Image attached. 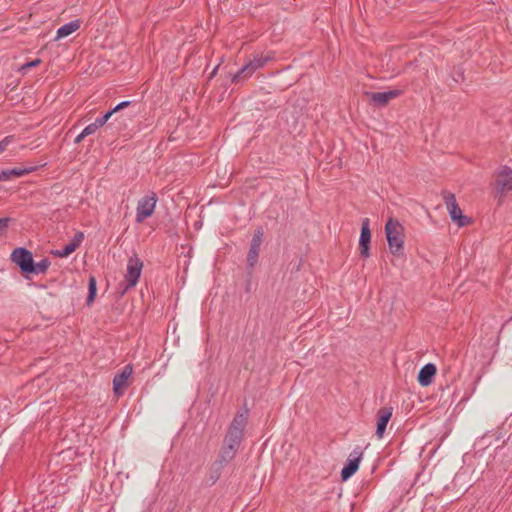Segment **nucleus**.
Wrapping results in <instances>:
<instances>
[{
  "label": "nucleus",
  "mask_w": 512,
  "mask_h": 512,
  "mask_svg": "<svg viewBox=\"0 0 512 512\" xmlns=\"http://www.w3.org/2000/svg\"><path fill=\"white\" fill-rule=\"evenodd\" d=\"M403 231L404 228L398 220L390 218L386 222L385 232L388 241V246L392 254H398L402 252L404 244Z\"/></svg>",
  "instance_id": "f257e3e1"
},
{
  "label": "nucleus",
  "mask_w": 512,
  "mask_h": 512,
  "mask_svg": "<svg viewBox=\"0 0 512 512\" xmlns=\"http://www.w3.org/2000/svg\"><path fill=\"white\" fill-rule=\"evenodd\" d=\"M142 268L143 262L140 258H129L124 281L117 287V292L120 296H123L129 289L136 286L141 276Z\"/></svg>",
  "instance_id": "f03ea898"
},
{
  "label": "nucleus",
  "mask_w": 512,
  "mask_h": 512,
  "mask_svg": "<svg viewBox=\"0 0 512 512\" xmlns=\"http://www.w3.org/2000/svg\"><path fill=\"white\" fill-rule=\"evenodd\" d=\"M494 188L499 201L512 191V169L506 165L501 166L494 174Z\"/></svg>",
  "instance_id": "7ed1b4c3"
},
{
  "label": "nucleus",
  "mask_w": 512,
  "mask_h": 512,
  "mask_svg": "<svg viewBox=\"0 0 512 512\" xmlns=\"http://www.w3.org/2000/svg\"><path fill=\"white\" fill-rule=\"evenodd\" d=\"M11 259L19 266L26 278H28L30 274H43L50 266V261L48 258H42V260L38 263L34 262V258Z\"/></svg>",
  "instance_id": "20e7f679"
},
{
  "label": "nucleus",
  "mask_w": 512,
  "mask_h": 512,
  "mask_svg": "<svg viewBox=\"0 0 512 512\" xmlns=\"http://www.w3.org/2000/svg\"><path fill=\"white\" fill-rule=\"evenodd\" d=\"M248 423V410L245 409L242 412H238L231 424L228 427L226 437H229L231 439H235L238 442H242L244 438V430Z\"/></svg>",
  "instance_id": "39448f33"
},
{
  "label": "nucleus",
  "mask_w": 512,
  "mask_h": 512,
  "mask_svg": "<svg viewBox=\"0 0 512 512\" xmlns=\"http://www.w3.org/2000/svg\"><path fill=\"white\" fill-rule=\"evenodd\" d=\"M157 197L154 192L144 196L137 203L136 208V222L142 223L145 219L150 217L155 209Z\"/></svg>",
  "instance_id": "423d86ee"
},
{
  "label": "nucleus",
  "mask_w": 512,
  "mask_h": 512,
  "mask_svg": "<svg viewBox=\"0 0 512 512\" xmlns=\"http://www.w3.org/2000/svg\"><path fill=\"white\" fill-rule=\"evenodd\" d=\"M443 199L452 221L456 222L460 227L465 226L468 223V219L462 214L455 195L451 192H444Z\"/></svg>",
  "instance_id": "0eeeda50"
},
{
  "label": "nucleus",
  "mask_w": 512,
  "mask_h": 512,
  "mask_svg": "<svg viewBox=\"0 0 512 512\" xmlns=\"http://www.w3.org/2000/svg\"><path fill=\"white\" fill-rule=\"evenodd\" d=\"M363 457V451L360 447H356L349 455L345 466L341 471V478L343 481L348 480L356 473L359 468L360 461Z\"/></svg>",
  "instance_id": "6e6552de"
},
{
  "label": "nucleus",
  "mask_w": 512,
  "mask_h": 512,
  "mask_svg": "<svg viewBox=\"0 0 512 512\" xmlns=\"http://www.w3.org/2000/svg\"><path fill=\"white\" fill-rule=\"evenodd\" d=\"M133 373V366L126 365L120 373H117L113 378V391L117 396H121L125 389L128 387V379Z\"/></svg>",
  "instance_id": "1a4fd4ad"
},
{
  "label": "nucleus",
  "mask_w": 512,
  "mask_h": 512,
  "mask_svg": "<svg viewBox=\"0 0 512 512\" xmlns=\"http://www.w3.org/2000/svg\"><path fill=\"white\" fill-rule=\"evenodd\" d=\"M402 93L399 89H394L385 92H367L366 95L369 100L376 106H386L392 99L397 98Z\"/></svg>",
  "instance_id": "9d476101"
},
{
  "label": "nucleus",
  "mask_w": 512,
  "mask_h": 512,
  "mask_svg": "<svg viewBox=\"0 0 512 512\" xmlns=\"http://www.w3.org/2000/svg\"><path fill=\"white\" fill-rule=\"evenodd\" d=\"M371 242L370 220L364 218L361 223V233L359 238L360 256H369Z\"/></svg>",
  "instance_id": "9b49d317"
},
{
  "label": "nucleus",
  "mask_w": 512,
  "mask_h": 512,
  "mask_svg": "<svg viewBox=\"0 0 512 512\" xmlns=\"http://www.w3.org/2000/svg\"><path fill=\"white\" fill-rule=\"evenodd\" d=\"M393 413L392 407H382L377 412V426H376V436L377 438H383L384 432L386 430L387 424L390 421Z\"/></svg>",
  "instance_id": "f8f14e48"
},
{
  "label": "nucleus",
  "mask_w": 512,
  "mask_h": 512,
  "mask_svg": "<svg viewBox=\"0 0 512 512\" xmlns=\"http://www.w3.org/2000/svg\"><path fill=\"white\" fill-rule=\"evenodd\" d=\"M83 239L84 234L82 232H77L73 239L69 243L65 244L61 250H51L50 254L52 256H69L82 243Z\"/></svg>",
  "instance_id": "ddd939ff"
},
{
  "label": "nucleus",
  "mask_w": 512,
  "mask_h": 512,
  "mask_svg": "<svg viewBox=\"0 0 512 512\" xmlns=\"http://www.w3.org/2000/svg\"><path fill=\"white\" fill-rule=\"evenodd\" d=\"M436 372L437 369L434 364L428 363L424 365L418 373L417 379L419 384L423 387L429 386L433 382Z\"/></svg>",
  "instance_id": "4468645a"
},
{
  "label": "nucleus",
  "mask_w": 512,
  "mask_h": 512,
  "mask_svg": "<svg viewBox=\"0 0 512 512\" xmlns=\"http://www.w3.org/2000/svg\"><path fill=\"white\" fill-rule=\"evenodd\" d=\"M264 231L261 227H258L253 234L250 249L248 252V256H258L260 251V246L262 244Z\"/></svg>",
  "instance_id": "2eb2a0df"
},
{
  "label": "nucleus",
  "mask_w": 512,
  "mask_h": 512,
  "mask_svg": "<svg viewBox=\"0 0 512 512\" xmlns=\"http://www.w3.org/2000/svg\"><path fill=\"white\" fill-rule=\"evenodd\" d=\"M80 20L70 21L57 30V38H64L77 31L80 28Z\"/></svg>",
  "instance_id": "dca6fc26"
},
{
  "label": "nucleus",
  "mask_w": 512,
  "mask_h": 512,
  "mask_svg": "<svg viewBox=\"0 0 512 512\" xmlns=\"http://www.w3.org/2000/svg\"><path fill=\"white\" fill-rule=\"evenodd\" d=\"M237 451L236 449L234 448H230V447H226V446H222L221 448V451L219 453V465L220 467L223 465V464H227L229 463L231 460H233L237 454Z\"/></svg>",
  "instance_id": "f3484780"
},
{
  "label": "nucleus",
  "mask_w": 512,
  "mask_h": 512,
  "mask_svg": "<svg viewBox=\"0 0 512 512\" xmlns=\"http://www.w3.org/2000/svg\"><path fill=\"white\" fill-rule=\"evenodd\" d=\"M270 59V56L256 55L252 60L248 62V64L250 65L252 72H255L256 70L262 68Z\"/></svg>",
  "instance_id": "a211bd4d"
},
{
  "label": "nucleus",
  "mask_w": 512,
  "mask_h": 512,
  "mask_svg": "<svg viewBox=\"0 0 512 512\" xmlns=\"http://www.w3.org/2000/svg\"><path fill=\"white\" fill-rule=\"evenodd\" d=\"M96 292H97L96 279L94 276H90L89 284H88V296L86 299V304L88 306H90L94 302L95 297H96Z\"/></svg>",
  "instance_id": "6ab92c4d"
},
{
  "label": "nucleus",
  "mask_w": 512,
  "mask_h": 512,
  "mask_svg": "<svg viewBox=\"0 0 512 512\" xmlns=\"http://www.w3.org/2000/svg\"><path fill=\"white\" fill-rule=\"evenodd\" d=\"M253 73L254 72H252V69L250 68V65L247 63L236 74L233 75L232 82L238 83L241 80V78L247 79Z\"/></svg>",
  "instance_id": "aec40b11"
},
{
  "label": "nucleus",
  "mask_w": 512,
  "mask_h": 512,
  "mask_svg": "<svg viewBox=\"0 0 512 512\" xmlns=\"http://www.w3.org/2000/svg\"><path fill=\"white\" fill-rule=\"evenodd\" d=\"M36 170H37V167H30V168L16 167V168L9 169V173L11 174L12 177H21V176L28 175Z\"/></svg>",
  "instance_id": "412c9836"
},
{
  "label": "nucleus",
  "mask_w": 512,
  "mask_h": 512,
  "mask_svg": "<svg viewBox=\"0 0 512 512\" xmlns=\"http://www.w3.org/2000/svg\"><path fill=\"white\" fill-rule=\"evenodd\" d=\"M113 114H114L113 111L110 110L107 113H105L103 116L96 118V120L94 121L95 125L98 128L104 126Z\"/></svg>",
  "instance_id": "4be33fe9"
},
{
  "label": "nucleus",
  "mask_w": 512,
  "mask_h": 512,
  "mask_svg": "<svg viewBox=\"0 0 512 512\" xmlns=\"http://www.w3.org/2000/svg\"><path fill=\"white\" fill-rule=\"evenodd\" d=\"M10 256H33V254L24 247H18L11 252Z\"/></svg>",
  "instance_id": "5701e85b"
},
{
  "label": "nucleus",
  "mask_w": 512,
  "mask_h": 512,
  "mask_svg": "<svg viewBox=\"0 0 512 512\" xmlns=\"http://www.w3.org/2000/svg\"><path fill=\"white\" fill-rule=\"evenodd\" d=\"M223 445L226 447H230V448H234V449L238 450L241 443L235 439H231V438L225 436L224 440H223Z\"/></svg>",
  "instance_id": "b1692460"
},
{
  "label": "nucleus",
  "mask_w": 512,
  "mask_h": 512,
  "mask_svg": "<svg viewBox=\"0 0 512 512\" xmlns=\"http://www.w3.org/2000/svg\"><path fill=\"white\" fill-rule=\"evenodd\" d=\"M14 142V136L9 135L0 141V153L4 152L8 145Z\"/></svg>",
  "instance_id": "393cba45"
},
{
  "label": "nucleus",
  "mask_w": 512,
  "mask_h": 512,
  "mask_svg": "<svg viewBox=\"0 0 512 512\" xmlns=\"http://www.w3.org/2000/svg\"><path fill=\"white\" fill-rule=\"evenodd\" d=\"M10 222L11 218L9 217L0 218V236L7 232Z\"/></svg>",
  "instance_id": "a878e982"
},
{
  "label": "nucleus",
  "mask_w": 512,
  "mask_h": 512,
  "mask_svg": "<svg viewBox=\"0 0 512 512\" xmlns=\"http://www.w3.org/2000/svg\"><path fill=\"white\" fill-rule=\"evenodd\" d=\"M97 129L98 127L93 122L83 129L82 136H89L91 134H94L97 131Z\"/></svg>",
  "instance_id": "bb28decb"
},
{
  "label": "nucleus",
  "mask_w": 512,
  "mask_h": 512,
  "mask_svg": "<svg viewBox=\"0 0 512 512\" xmlns=\"http://www.w3.org/2000/svg\"><path fill=\"white\" fill-rule=\"evenodd\" d=\"M130 104H131V102H130V101H122V102H120L119 104H117V105L112 109V111H113V113H115V112H117V111H120V110H122V109H124V108L128 107Z\"/></svg>",
  "instance_id": "cd10ccee"
},
{
  "label": "nucleus",
  "mask_w": 512,
  "mask_h": 512,
  "mask_svg": "<svg viewBox=\"0 0 512 512\" xmlns=\"http://www.w3.org/2000/svg\"><path fill=\"white\" fill-rule=\"evenodd\" d=\"M11 178L12 176L9 173V169L0 171V181H7L10 180Z\"/></svg>",
  "instance_id": "c85d7f7f"
},
{
  "label": "nucleus",
  "mask_w": 512,
  "mask_h": 512,
  "mask_svg": "<svg viewBox=\"0 0 512 512\" xmlns=\"http://www.w3.org/2000/svg\"><path fill=\"white\" fill-rule=\"evenodd\" d=\"M40 62H41L40 59H35V60L30 61V62L26 63L25 65H23L22 68L26 69V68L36 67Z\"/></svg>",
  "instance_id": "c756f323"
},
{
  "label": "nucleus",
  "mask_w": 512,
  "mask_h": 512,
  "mask_svg": "<svg viewBox=\"0 0 512 512\" xmlns=\"http://www.w3.org/2000/svg\"><path fill=\"white\" fill-rule=\"evenodd\" d=\"M219 477H220V472H219V469H218L215 473L211 474L210 477H209V480L211 481V484H215L216 481L219 479Z\"/></svg>",
  "instance_id": "7c9ffc66"
},
{
  "label": "nucleus",
  "mask_w": 512,
  "mask_h": 512,
  "mask_svg": "<svg viewBox=\"0 0 512 512\" xmlns=\"http://www.w3.org/2000/svg\"><path fill=\"white\" fill-rule=\"evenodd\" d=\"M86 136H82V132L75 138V143H80Z\"/></svg>",
  "instance_id": "2f4dec72"
},
{
  "label": "nucleus",
  "mask_w": 512,
  "mask_h": 512,
  "mask_svg": "<svg viewBox=\"0 0 512 512\" xmlns=\"http://www.w3.org/2000/svg\"><path fill=\"white\" fill-rule=\"evenodd\" d=\"M248 260H249V266L253 267L255 262H256V260H257V258H248Z\"/></svg>",
  "instance_id": "473e14b6"
},
{
  "label": "nucleus",
  "mask_w": 512,
  "mask_h": 512,
  "mask_svg": "<svg viewBox=\"0 0 512 512\" xmlns=\"http://www.w3.org/2000/svg\"><path fill=\"white\" fill-rule=\"evenodd\" d=\"M217 69H218V66L213 70V72L211 73L210 78H212L216 74Z\"/></svg>",
  "instance_id": "72a5a7b5"
},
{
  "label": "nucleus",
  "mask_w": 512,
  "mask_h": 512,
  "mask_svg": "<svg viewBox=\"0 0 512 512\" xmlns=\"http://www.w3.org/2000/svg\"><path fill=\"white\" fill-rule=\"evenodd\" d=\"M44 165H45V164H41V165H39V167H43ZM31 167H34V166H33V165H31ZM36 167L38 168V166H36ZM24 168H30V165H27V166H25Z\"/></svg>",
  "instance_id": "f704fd0d"
}]
</instances>
